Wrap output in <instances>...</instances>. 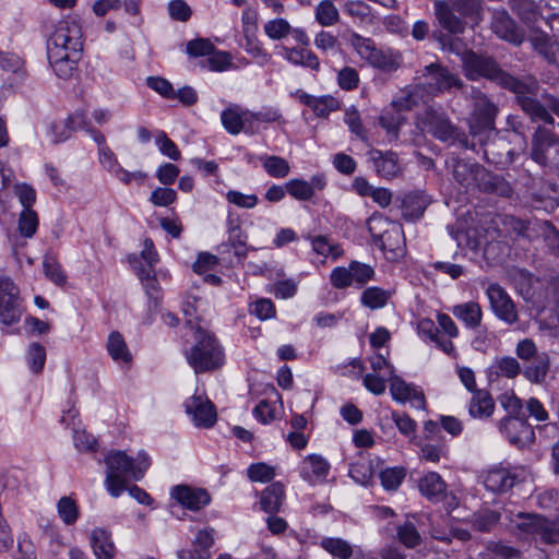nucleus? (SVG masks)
Here are the masks:
<instances>
[{"label":"nucleus","instance_id":"obj_8","mask_svg":"<svg viewBox=\"0 0 559 559\" xmlns=\"http://www.w3.org/2000/svg\"><path fill=\"white\" fill-rule=\"evenodd\" d=\"M449 166L452 168V175L466 190L478 188L479 190L490 192L495 191L500 178L488 173L483 166L469 160L451 158Z\"/></svg>","mask_w":559,"mask_h":559},{"label":"nucleus","instance_id":"obj_7","mask_svg":"<svg viewBox=\"0 0 559 559\" xmlns=\"http://www.w3.org/2000/svg\"><path fill=\"white\" fill-rule=\"evenodd\" d=\"M415 80L427 97H436L464 86L457 74L439 62L425 66Z\"/></svg>","mask_w":559,"mask_h":559},{"label":"nucleus","instance_id":"obj_34","mask_svg":"<svg viewBox=\"0 0 559 559\" xmlns=\"http://www.w3.org/2000/svg\"><path fill=\"white\" fill-rule=\"evenodd\" d=\"M419 491L429 500H440L443 498L447 484L436 472H429L419 479Z\"/></svg>","mask_w":559,"mask_h":559},{"label":"nucleus","instance_id":"obj_25","mask_svg":"<svg viewBox=\"0 0 559 559\" xmlns=\"http://www.w3.org/2000/svg\"><path fill=\"white\" fill-rule=\"evenodd\" d=\"M496 404L491 394L481 389L472 393L468 403V414L475 419H487L492 416Z\"/></svg>","mask_w":559,"mask_h":559},{"label":"nucleus","instance_id":"obj_33","mask_svg":"<svg viewBox=\"0 0 559 559\" xmlns=\"http://www.w3.org/2000/svg\"><path fill=\"white\" fill-rule=\"evenodd\" d=\"M543 515L536 513L519 512L510 518V522L519 531L520 534L532 536L538 539L539 525L542 524Z\"/></svg>","mask_w":559,"mask_h":559},{"label":"nucleus","instance_id":"obj_27","mask_svg":"<svg viewBox=\"0 0 559 559\" xmlns=\"http://www.w3.org/2000/svg\"><path fill=\"white\" fill-rule=\"evenodd\" d=\"M426 94L419 86L418 82L406 86L400 94L393 98L391 106L397 111H408L424 102Z\"/></svg>","mask_w":559,"mask_h":559},{"label":"nucleus","instance_id":"obj_6","mask_svg":"<svg viewBox=\"0 0 559 559\" xmlns=\"http://www.w3.org/2000/svg\"><path fill=\"white\" fill-rule=\"evenodd\" d=\"M367 227L373 245L385 254L388 260L395 261L403 255V231L401 226L381 214H373L367 221Z\"/></svg>","mask_w":559,"mask_h":559},{"label":"nucleus","instance_id":"obj_17","mask_svg":"<svg viewBox=\"0 0 559 559\" xmlns=\"http://www.w3.org/2000/svg\"><path fill=\"white\" fill-rule=\"evenodd\" d=\"M390 392L396 402L406 403L417 409L426 408V399L423 390L413 383H407L399 376H393L390 379Z\"/></svg>","mask_w":559,"mask_h":559},{"label":"nucleus","instance_id":"obj_23","mask_svg":"<svg viewBox=\"0 0 559 559\" xmlns=\"http://www.w3.org/2000/svg\"><path fill=\"white\" fill-rule=\"evenodd\" d=\"M368 154L369 159L372 162L373 168L379 176L385 179H390L396 177L400 174L401 167L396 153L392 151L383 152L372 148Z\"/></svg>","mask_w":559,"mask_h":559},{"label":"nucleus","instance_id":"obj_35","mask_svg":"<svg viewBox=\"0 0 559 559\" xmlns=\"http://www.w3.org/2000/svg\"><path fill=\"white\" fill-rule=\"evenodd\" d=\"M285 490L284 486L276 481L267 486L261 493L260 506L261 509L266 512L274 514L278 512L282 502L284 500Z\"/></svg>","mask_w":559,"mask_h":559},{"label":"nucleus","instance_id":"obj_28","mask_svg":"<svg viewBox=\"0 0 559 559\" xmlns=\"http://www.w3.org/2000/svg\"><path fill=\"white\" fill-rule=\"evenodd\" d=\"M283 56L294 66L309 68L312 71L320 70V60L318 56L305 47H284Z\"/></svg>","mask_w":559,"mask_h":559},{"label":"nucleus","instance_id":"obj_60","mask_svg":"<svg viewBox=\"0 0 559 559\" xmlns=\"http://www.w3.org/2000/svg\"><path fill=\"white\" fill-rule=\"evenodd\" d=\"M497 373L513 379L521 372V366L514 357L504 356L496 360Z\"/></svg>","mask_w":559,"mask_h":559},{"label":"nucleus","instance_id":"obj_20","mask_svg":"<svg viewBox=\"0 0 559 559\" xmlns=\"http://www.w3.org/2000/svg\"><path fill=\"white\" fill-rule=\"evenodd\" d=\"M435 16L439 25L450 34L461 35L466 29V21L445 0H436L433 3Z\"/></svg>","mask_w":559,"mask_h":559},{"label":"nucleus","instance_id":"obj_21","mask_svg":"<svg viewBox=\"0 0 559 559\" xmlns=\"http://www.w3.org/2000/svg\"><path fill=\"white\" fill-rule=\"evenodd\" d=\"M171 497L189 510L198 511L211 502V496L203 488L188 485H177L171 490Z\"/></svg>","mask_w":559,"mask_h":559},{"label":"nucleus","instance_id":"obj_59","mask_svg":"<svg viewBox=\"0 0 559 559\" xmlns=\"http://www.w3.org/2000/svg\"><path fill=\"white\" fill-rule=\"evenodd\" d=\"M171 20L187 22L192 15V10L185 0H170L167 5Z\"/></svg>","mask_w":559,"mask_h":559},{"label":"nucleus","instance_id":"obj_13","mask_svg":"<svg viewBox=\"0 0 559 559\" xmlns=\"http://www.w3.org/2000/svg\"><path fill=\"white\" fill-rule=\"evenodd\" d=\"M490 27L500 39L514 46H520L525 39L523 28L516 24L509 12L503 8L492 11Z\"/></svg>","mask_w":559,"mask_h":559},{"label":"nucleus","instance_id":"obj_29","mask_svg":"<svg viewBox=\"0 0 559 559\" xmlns=\"http://www.w3.org/2000/svg\"><path fill=\"white\" fill-rule=\"evenodd\" d=\"M453 316L462 321L466 328L476 330L483 320V310L478 302L467 301L452 308Z\"/></svg>","mask_w":559,"mask_h":559},{"label":"nucleus","instance_id":"obj_24","mask_svg":"<svg viewBox=\"0 0 559 559\" xmlns=\"http://www.w3.org/2000/svg\"><path fill=\"white\" fill-rule=\"evenodd\" d=\"M518 477L504 467H492L484 475V486L492 492H504L511 489Z\"/></svg>","mask_w":559,"mask_h":559},{"label":"nucleus","instance_id":"obj_62","mask_svg":"<svg viewBox=\"0 0 559 559\" xmlns=\"http://www.w3.org/2000/svg\"><path fill=\"white\" fill-rule=\"evenodd\" d=\"M215 50L214 45L205 38H197L188 41L187 53L191 57H207Z\"/></svg>","mask_w":559,"mask_h":559},{"label":"nucleus","instance_id":"obj_50","mask_svg":"<svg viewBox=\"0 0 559 559\" xmlns=\"http://www.w3.org/2000/svg\"><path fill=\"white\" fill-rule=\"evenodd\" d=\"M57 510L60 519L67 525H72L79 518V508L70 497H62L57 503Z\"/></svg>","mask_w":559,"mask_h":559},{"label":"nucleus","instance_id":"obj_63","mask_svg":"<svg viewBox=\"0 0 559 559\" xmlns=\"http://www.w3.org/2000/svg\"><path fill=\"white\" fill-rule=\"evenodd\" d=\"M404 122V118L401 115L394 116L385 114L380 117L379 124L381 128L386 130L390 141L397 140L400 128Z\"/></svg>","mask_w":559,"mask_h":559},{"label":"nucleus","instance_id":"obj_56","mask_svg":"<svg viewBox=\"0 0 559 559\" xmlns=\"http://www.w3.org/2000/svg\"><path fill=\"white\" fill-rule=\"evenodd\" d=\"M510 5L523 21H533L538 14V7L533 0H510Z\"/></svg>","mask_w":559,"mask_h":559},{"label":"nucleus","instance_id":"obj_30","mask_svg":"<svg viewBox=\"0 0 559 559\" xmlns=\"http://www.w3.org/2000/svg\"><path fill=\"white\" fill-rule=\"evenodd\" d=\"M227 241L222 242L217 247V252L223 255L225 253H229L230 250H234V255L238 261H243L248 257L249 246H248V235L242 230H238L236 233L227 234Z\"/></svg>","mask_w":559,"mask_h":559},{"label":"nucleus","instance_id":"obj_31","mask_svg":"<svg viewBox=\"0 0 559 559\" xmlns=\"http://www.w3.org/2000/svg\"><path fill=\"white\" fill-rule=\"evenodd\" d=\"M91 545L97 559H112L115 557L116 547L110 533L106 530L94 528L91 533Z\"/></svg>","mask_w":559,"mask_h":559},{"label":"nucleus","instance_id":"obj_43","mask_svg":"<svg viewBox=\"0 0 559 559\" xmlns=\"http://www.w3.org/2000/svg\"><path fill=\"white\" fill-rule=\"evenodd\" d=\"M320 546L338 559H349L354 552L348 542L337 537H325L320 542Z\"/></svg>","mask_w":559,"mask_h":559},{"label":"nucleus","instance_id":"obj_49","mask_svg":"<svg viewBox=\"0 0 559 559\" xmlns=\"http://www.w3.org/2000/svg\"><path fill=\"white\" fill-rule=\"evenodd\" d=\"M487 551L490 554L491 559H520L521 551L512 546L502 542H488L486 545Z\"/></svg>","mask_w":559,"mask_h":559},{"label":"nucleus","instance_id":"obj_61","mask_svg":"<svg viewBox=\"0 0 559 559\" xmlns=\"http://www.w3.org/2000/svg\"><path fill=\"white\" fill-rule=\"evenodd\" d=\"M156 145L159 152L167 156L173 160H179L181 158V153L177 146V144L169 139L165 132H160L156 138Z\"/></svg>","mask_w":559,"mask_h":559},{"label":"nucleus","instance_id":"obj_55","mask_svg":"<svg viewBox=\"0 0 559 559\" xmlns=\"http://www.w3.org/2000/svg\"><path fill=\"white\" fill-rule=\"evenodd\" d=\"M344 122L348 126L350 132L360 140L365 141L367 139V132L362 126L360 114L355 106H350L345 110Z\"/></svg>","mask_w":559,"mask_h":559},{"label":"nucleus","instance_id":"obj_12","mask_svg":"<svg viewBox=\"0 0 559 559\" xmlns=\"http://www.w3.org/2000/svg\"><path fill=\"white\" fill-rule=\"evenodd\" d=\"M497 426L500 433L519 449L530 447L535 439L532 426L518 417L506 416L497 423Z\"/></svg>","mask_w":559,"mask_h":559},{"label":"nucleus","instance_id":"obj_54","mask_svg":"<svg viewBox=\"0 0 559 559\" xmlns=\"http://www.w3.org/2000/svg\"><path fill=\"white\" fill-rule=\"evenodd\" d=\"M290 25L285 19H274L264 24V32L269 38L280 40L290 34Z\"/></svg>","mask_w":559,"mask_h":559},{"label":"nucleus","instance_id":"obj_37","mask_svg":"<svg viewBox=\"0 0 559 559\" xmlns=\"http://www.w3.org/2000/svg\"><path fill=\"white\" fill-rule=\"evenodd\" d=\"M550 368V360L547 353L543 352L531 359V364L525 367L524 377L534 383H542Z\"/></svg>","mask_w":559,"mask_h":559},{"label":"nucleus","instance_id":"obj_58","mask_svg":"<svg viewBox=\"0 0 559 559\" xmlns=\"http://www.w3.org/2000/svg\"><path fill=\"white\" fill-rule=\"evenodd\" d=\"M231 64V57L226 51H213L209 55L203 66L211 71L221 72L227 70Z\"/></svg>","mask_w":559,"mask_h":559},{"label":"nucleus","instance_id":"obj_40","mask_svg":"<svg viewBox=\"0 0 559 559\" xmlns=\"http://www.w3.org/2000/svg\"><path fill=\"white\" fill-rule=\"evenodd\" d=\"M259 159L267 175L273 178H285L290 171L288 162L281 156L265 154Z\"/></svg>","mask_w":559,"mask_h":559},{"label":"nucleus","instance_id":"obj_36","mask_svg":"<svg viewBox=\"0 0 559 559\" xmlns=\"http://www.w3.org/2000/svg\"><path fill=\"white\" fill-rule=\"evenodd\" d=\"M447 2L474 25H478L483 20V0H448Z\"/></svg>","mask_w":559,"mask_h":559},{"label":"nucleus","instance_id":"obj_41","mask_svg":"<svg viewBox=\"0 0 559 559\" xmlns=\"http://www.w3.org/2000/svg\"><path fill=\"white\" fill-rule=\"evenodd\" d=\"M391 297V293L383 288L371 286L366 288L360 297L361 305L371 309L383 308Z\"/></svg>","mask_w":559,"mask_h":559},{"label":"nucleus","instance_id":"obj_4","mask_svg":"<svg viewBox=\"0 0 559 559\" xmlns=\"http://www.w3.org/2000/svg\"><path fill=\"white\" fill-rule=\"evenodd\" d=\"M462 68L464 75L471 81L487 79L504 90L516 91L523 87V84L518 82V78L501 69L499 63L491 56L469 50L465 52L462 58Z\"/></svg>","mask_w":559,"mask_h":559},{"label":"nucleus","instance_id":"obj_38","mask_svg":"<svg viewBox=\"0 0 559 559\" xmlns=\"http://www.w3.org/2000/svg\"><path fill=\"white\" fill-rule=\"evenodd\" d=\"M245 109L238 105H231L221 114V121L225 130L233 134H239L242 132V119Z\"/></svg>","mask_w":559,"mask_h":559},{"label":"nucleus","instance_id":"obj_2","mask_svg":"<svg viewBox=\"0 0 559 559\" xmlns=\"http://www.w3.org/2000/svg\"><path fill=\"white\" fill-rule=\"evenodd\" d=\"M107 467L105 485L108 492L117 498L126 489L129 478L140 480L151 462L146 453H139L136 460L128 456L123 451H110L105 457Z\"/></svg>","mask_w":559,"mask_h":559},{"label":"nucleus","instance_id":"obj_46","mask_svg":"<svg viewBox=\"0 0 559 559\" xmlns=\"http://www.w3.org/2000/svg\"><path fill=\"white\" fill-rule=\"evenodd\" d=\"M38 224V215L34 210H23L19 216L17 229L21 236L32 238L37 231Z\"/></svg>","mask_w":559,"mask_h":559},{"label":"nucleus","instance_id":"obj_53","mask_svg":"<svg viewBox=\"0 0 559 559\" xmlns=\"http://www.w3.org/2000/svg\"><path fill=\"white\" fill-rule=\"evenodd\" d=\"M247 475L251 481L267 483L274 478L275 472L272 466L260 462L251 464L247 469Z\"/></svg>","mask_w":559,"mask_h":559},{"label":"nucleus","instance_id":"obj_22","mask_svg":"<svg viewBox=\"0 0 559 559\" xmlns=\"http://www.w3.org/2000/svg\"><path fill=\"white\" fill-rule=\"evenodd\" d=\"M417 332L425 342L435 343L437 348L451 357L456 356V349L451 340L445 338L440 334L438 326L429 318H424L418 321Z\"/></svg>","mask_w":559,"mask_h":559},{"label":"nucleus","instance_id":"obj_26","mask_svg":"<svg viewBox=\"0 0 559 559\" xmlns=\"http://www.w3.org/2000/svg\"><path fill=\"white\" fill-rule=\"evenodd\" d=\"M107 352L111 359L121 367L129 368L132 364V354L124 341V337L118 331H114L108 335Z\"/></svg>","mask_w":559,"mask_h":559},{"label":"nucleus","instance_id":"obj_32","mask_svg":"<svg viewBox=\"0 0 559 559\" xmlns=\"http://www.w3.org/2000/svg\"><path fill=\"white\" fill-rule=\"evenodd\" d=\"M429 200L423 192H411L402 200V216L407 221L418 219L423 216Z\"/></svg>","mask_w":559,"mask_h":559},{"label":"nucleus","instance_id":"obj_44","mask_svg":"<svg viewBox=\"0 0 559 559\" xmlns=\"http://www.w3.org/2000/svg\"><path fill=\"white\" fill-rule=\"evenodd\" d=\"M543 544L557 545L559 544V518L548 519L543 515L542 524L539 525L538 539Z\"/></svg>","mask_w":559,"mask_h":559},{"label":"nucleus","instance_id":"obj_39","mask_svg":"<svg viewBox=\"0 0 559 559\" xmlns=\"http://www.w3.org/2000/svg\"><path fill=\"white\" fill-rule=\"evenodd\" d=\"M501 514L498 511L485 509L474 513L469 520L472 527L481 533L491 532L499 523Z\"/></svg>","mask_w":559,"mask_h":559},{"label":"nucleus","instance_id":"obj_10","mask_svg":"<svg viewBox=\"0 0 559 559\" xmlns=\"http://www.w3.org/2000/svg\"><path fill=\"white\" fill-rule=\"evenodd\" d=\"M23 312L20 290L9 277H0V322L10 326L17 323Z\"/></svg>","mask_w":559,"mask_h":559},{"label":"nucleus","instance_id":"obj_14","mask_svg":"<svg viewBox=\"0 0 559 559\" xmlns=\"http://www.w3.org/2000/svg\"><path fill=\"white\" fill-rule=\"evenodd\" d=\"M493 313L501 321L513 324L519 320L514 301L499 284H490L486 290Z\"/></svg>","mask_w":559,"mask_h":559},{"label":"nucleus","instance_id":"obj_16","mask_svg":"<svg viewBox=\"0 0 559 559\" xmlns=\"http://www.w3.org/2000/svg\"><path fill=\"white\" fill-rule=\"evenodd\" d=\"M559 154V136L547 129L538 127L532 138L531 158L538 165L545 167L550 160V150Z\"/></svg>","mask_w":559,"mask_h":559},{"label":"nucleus","instance_id":"obj_42","mask_svg":"<svg viewBox=\"0 0 559 559\" xmlns=\"http://www.w3.org/2000/svg\"><path fill=\"white\" fill-rule=\"evenodd\" d=\"M43 270L45 276L56 284L57 286H63L67 283V275L63 272L57 257L52 253H46L43 260Z\"/></svg>","mask_w":559,"mask_h":559},{"label":"nucleus","instance_id":"obj_1","mask_svg":"<svg viewBox=\"0 0 559 559\" xmlns=\"http://www.w3.org/2000/svg\"><path fill=\"white\" fill-rule=\"evenodd\" d=\"M82 32L75 22H60L47 41L48 61L60 79H70L82 50Z\"/></svg>","mask_w":559,"mask_h":559},{"label":"nucleus","instance_id":"obj_47","mask_svg":"<svg viewBox=\"0 0 559 559\" xmlns=\"http://www.w3.org/2000/svg\"><path fill=\"white\" fill-rule=\"evenodd\" d=\"M316 19L322 26H331L338 22L340 14L330 0L321 1L316 9Z\"/></svg>","mask_w":559,"mask_h":559},{"label":"nucleus","instance_id":"obj_11","mask_svg":"<svg viewBox=\"0 0 559 559\" xmlns=\"http://www.w3.org/2000/svg\"><path fill=\"white\" fill-rule=\"evenodd\" d=\"M419 124L423 130L442 142L454 143L459 140L457 128L452 124L444 112L432 107L425 109L419 118Z\"/></svg>","mask_w":559,"mask_h":559},{"label":"nucleus","instance_id":"obj_9","mask_svg":"<svg viewBox=\"0 0 559 559\" xmlns=\"http://www.w3.org/2000/svg\"><path fill=\"white\" fill-rule=\"evenodd\" d=\"M349 44L361 59L381 71L393 72L401 66L402 56L400 52L378 49L371 38L353 33L349 36Z\"/></svg>","mask_w":559,"mask_h":559},{"label":"nucleus","instance_id":"obj_51","mask_svg":"<svg viewBox=\"0 0 559 559\" xmlns=\"http://www.w3.org/2000/svg\"><path fill=\"white\" fill-rule=\"evenodd\" d=\"M285 188L287 193L298 201H309L313 197L311 187L304 179H290L285 183Z\"/></svg>","mask_w":559,"mask_h":559},{"label":"nucleus","instance_id":"obj_52","mask_svg":"<svg viewBox=\"0 0 559 559\" xmlns=\"http://www.w3.org/2000/svg\"><path fill=\"white\" fill-rule=\"evenodd\" d=\"M27 362L31 370L35 373H39L46 362V349L39 343H32L27 350Z\"/></svg>","mask_w":559,"mask_h":559},{"label":"nucleus","instance_id":"obj_3","mask_svg":"<svg viewBox=\"0 0 559 559\" xmlns=\"http://www.w3.org/2000/svg\"><path fill=\"white\" fill-rule=\"evenodd\" d=\"M518 82L523 84V87L509 91L515 94L521 109L534 122L542 121L546 124H554L555 120L550 111L559 117V99L547 93L542 94V99H537L535 95L538 83L533 76L518 78Z\"/></svg>","mask_w":559,"mask_h":559},{"label":"nucleus","instance_id":"obj_48","mask_svg":"<svg viewBox=\"0 0 559 559\" xmlns=\"http://www.w3.org/2000/svg\"><path fill=\"white\" fill-rule=\"evenodd\" d=\"M406 476L404 467H389L380 473L381 485L385 490H396Z\"/></svg>","mask_w":559,"mask_h":559},{"label":"nucleus","instance_id":"obj_15","mask_svg":"<svg viewBox=\"0 0 559 559\" xmlns=\"http://www.w3.org/2000/svg\"><path fill=\"white\" fill-rule=\"evenodd\" d=\"M185 407L197 427L211 428L217 420L215 406L206 397L193 395L185 402Z\"/></svg>","mask_w":559,"mask_h":559},{"label":"nucleus","instance_id":"obj_57","mask_svg":"<svg viewBox=\"0 0 559 559\" xmlns=\"http://www.w3.org/2000/svg\"><path fill=\"white\" fill-rule=\"evenodd\" d=\"M359 82V73L355 68L344 67L337 73V84L343 91L356 90Z\"/></svg>","mask_w":559,"mask_h":559},{"label":"nucleus","instance_id":"obj_18","mask_svg":"<svg viewBox=\"0 0 559 559\" xmlns=\"http://www.w3.org/2000/svg\"><path fill=\"white\" fill-rule=\"evenodd\" d=\"M498 112V106L486 94L480 91L475 94L472 120L479 129H495V120Z\"/></svg>","mask_w":559,"mask_h":559},{"label":"nucleus","instance_id":"obj_19","mask_svg":"<svg viewBox=\"0 0 559 559\" xmlns=\"http://www.w3.org/2000/svg\"><path fill=\"white\" fill-rule=\"evenodd\" d=\"M330 467V463L322 455L309 454L300 463L299 475L306 483L316 486L325 481Z\"/></svg>","mask_w":559,"mask_h":559},{"label":"nucleus","instance_id":"obj_64","mask_svg":"<svg viewBox=\"0 0 559 559\" xmlns=\"http://www.w3.org/2000/svg\"><path fill=\"white\" fill-rule=\"evenodd\" d=\"M177 199V192L167 187H158L154 189L151 193L150 201L155 206H168L173 204Z\"/></svg>","mask_w":559,"mask_h":559},{"label":"nucleus","instance_id":"obj_45","mask_svg":"<svg viewBox=\"0 0 559 559\" xmlns=\"http://www.w3.org/2000/svg\"><path fill=\"white\" fill-rule=\"evenodd\" d=\"M396 537L408 549H414L421 544V535L415 524L409 521L397 526Z\"/></svg>","mask_w":559,"mask_h":559},{"label":"nucleus","instance_id":"obj_5","mask_svg":"<svg viewBox=\"0 0 559 559\" xmlns=\"http://www.w3.org/2000/svg\"><path fill=\"white\" fill-rule=\"evenodd\" d=\"M195 344L187 353V360L195 373L212 372L225 364L224 349L217 338L209 331L197 326Z\"/></svg>","mask_w":559,"mask_h":559}]
</instances>
